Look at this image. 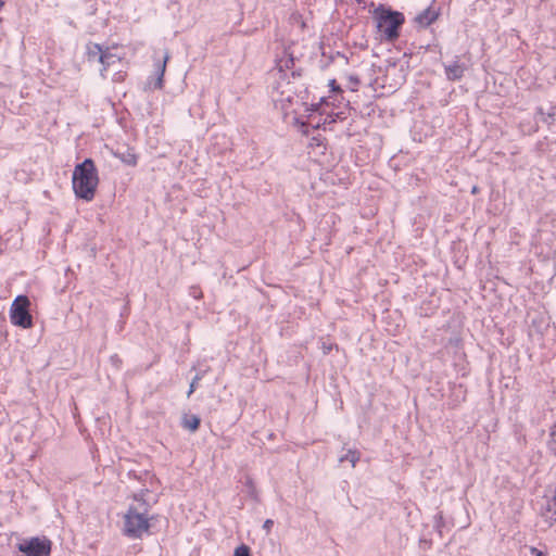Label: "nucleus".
<instances>
[{
    "instance_id": "72a5a7b5",
    "label": "nucleus",
    "mask_w": 556,
    "mask_h": 556,
    "mask_svg": "<svg viewBox=\"0 0 556 556\" xmlns=\"http://www.w3.org/2000/svg\"><path fill=\"white\" fill-rule=\"evenodd\" d=\"M274 526V520L271 519H267L265 522H264V529H266L267 531H269V529Z\"/></svg>"
},
{
    "instance_id": "6e6552de",
    "label": "nucleus",
    "mask_w": 556,
    "mask_h": 556,
    "mask_svg": "<svg viewBox=\"0 0 556 556\" xmlns=\"http://www.w3.org/2000/svg\"><path fill=\"white\" fill-rule=\"evenodd\" d=\"M168 55L165 54L162 59H157L154 62V75L149 77L148 85L150 89L163 88V77L166 70V63Z\"/></svg>"
},
{
    "instance_id": "9d476101",
    "label": "nucleus",
    "mask_w": 556,
    "mask_h": 556,
    "mask_svg": "<svg viewBox=\"0 0 556 556\" xmlns=\"http://www.w3.org/2000/svg\"><path fill=\"white\" fill-rule=\"evenodd\" d=\"M350 105V101L341 100L340 97H336L334 94H329L328 97H321L319 102L316 104H312L311 111L313 113L317 112L318 110L326 108H337V109H346Z\"/></svg>"
},
{
    "instance_id": "4468645a",
    "label": "nucleus",
    "mask_w": 556,
    "mask_h": 556,
    "mask_svg": "<svg viewBox=\"0 0 556 556\" xmlns=\"http://www.w3.org/2000/svg\"><path fill=\"white\" fill-rule=\"evenodd\" d=\"M200 424H201V419L198 415L185 414L182 417V420H181L182 428H185L191 432L197 431L200 427Z\"/></svg>"
},
{
    "instance_id": "a211bd4d",
    "label": "nucleus",
    "mask_w": 556,
    "mask_h": 556,
    "mask_svg": "<svg viewBox=\"0 0 556 556\" xmlns=\"http://www.w3.org/2000/svg\"><path fill=\"white\" fill-rule=\"evenodd\" d=\"M359 457L361 453L357 450H349L345 454L339 457V462H349L352 467H355L356 463L359 460Z\"/></svg>"
},
{
    "instance_id": "f3484780",
    "label": "nucleus",
    "mask_w": 556,
    "mask_h": 556,
    "mask_svg": "<svg viewBox=\"0 0 556 556\" xmlns=\"http://www.w3.org/2000/svg\"><path fill=\"white\" fill-rule=\"evenodd\" d=\"M294 66V58L292 55L280 56V80L288 78V73L283 70H290Z\"/></svg>"
},
{
    "instance_id": "0eeeda50",
    "label": "nucleus",
    "mask_w": 556,
    "mask_h": 556,
    "mask_svg": "<svg viewBox=\"0 0 556 556\" xmlns=\"http://www.w3.org/2000/svg\"><path fill=\"white\" fill-rule=\"evenodd\" d=\"M317 112L320 115H325V117H324L323 122L318 121L315 124H313L314 116L312 114L309 115V119H311L309 125L314 129H319L320 127H323L326 130L329 125L334 124L337 122H342L346 118L345 112L342 109L323 108V109L318 110Z\"/></svg>"
},
{
    "instance_id": "58836bf2",
    "label": "nucleus",
    "mask_w": 556,
    "mask_h": 556,
    "mask_svg": "<svg viewBox=\"0 0 556 556\" xmlns=\"http://www.w3.org/2000/svg\"><path fill=\"white\" fill-rule=\"evenodd\" d=\"M291 75H292L293 77H295L296 75H298V76H300V73H299V72H296V71H292V72H291Z\"/></svg>"
},
{
    "instance_id": "a878e982",
    "label": "nucleus",
    "mask_w": 556,
    "mask_h": 556,
    "mask_svg": "<svg viewBox=\"0 0 556 556\" xmlns=\"http://www.w3.org/2000/svg\"><path fill=\"white\" fill-rule=\"evenodd\" d=\"M329 92L330 94H334L336 97H340L343 100V89L338 84L336 79H331L329 81Z\"/></svg>"
},
{
    "instance_id": "9b49d317",
    "label": "nucleus",
    "mask_w": 556,
    "mask_h": 556,
    "mask_svg": "<svg viewBox=\"0 0 556 556\" xmlns=\"http://www.w3.org/2000/svg\"><path fill=\"white\" fill-rule=\"evenodd\" d=\"M440 10L430 5L422 10L420 13H418L414 18V22L419 27L427 28L438 20Z\"/></svg>"
},
{
    "instance_id": "f257e3e1",
    "label": "nucleus",
    "mask_w": 556,
    "mask_h": 556,
    "mask_svg": "<svg viewBox=\"0 0 556 556\" xmlns=\"http://www.w3.org/2000/svg\"><path fill=\"white\" fill-rule=\"evenodd\" d=\"M149 492L148 488H142L135 493L132 500L136 504L129 505L124 516L123 533L129 539H141L149 533L150 521L154 518L153 516L149 517L151 504L146 500Z\"/></svg>"
},
{
    "instance_id": "20e7f679",
    "label": "nucleus",
    "mask_w": 556,
    "mask_h": 556,
    "mask_svg": "<svg viewBox=\"0 0 556 556\" xmlns=\"http://www.w3.org/2000/svg\"><path fill=\"white\" fill-rule=\"evenodd\" d=\"M30 301L27 295H17L10 307V320L12 325L22 329H29L33 327V316L29 312Z\"/></svg>"
},
{
    "instance_id": "7ed1b4c3",
    "label": "nucleus",
    "mask_w": 556,
    "mask_h": 556,
    "mask_svg": "<svg viewBox=\"0 0 556 556\" xmlns=\"http://www.w3.org/2000/svg\"><path fill=\"white\" fill-rule=\"evenodd\" d=\"M374 18L377 23L378 31L388 41H394L399 38L400 30L405 23V16L402 12L384 4H379L374 10Z\"/></svg>"
},
{
    "instance_id": "a19ab883",
    "label": "nucleus",
    "mask_w": 556,
    "mask_h": 556,
    "mask_svg": "<svg viewBox=\"0 0 556 556\" xmlns=\"http://www.w3.org/2000/svg\"><path fill=\"white\" fill-rule=\"evenodd\" d=\"M275 66H278V55L274 59Z\"/></svg>"
},
{
    "instance_id": "aec40b11",
    "label": "nucleus",
    "mask_w": 556,
    "mask_h": 556,
    "mask_svg": "<svg viewBox=\"0 0 556 556\" xmlns=\"http://www.w3.org/2000/svg\"><path fill=\"white\" fill-rule=\"evenodd\" d=\"M116 55L111 53L108 48L103 50V53L100 55V63L103 65V70L105 71L111 64L116 62Z\"/></svg>"
},
{
    "instance_id": "bb28decb",
    "label": "nucleus",
    "mask_w": 556,
    "mask_h": 556,
    "mask_svg": "<svg viewBox=\"0 0 556 556\" xmlns=\"http://www.w3.org/2000/svg\"><path fill=\"white\" fill-rule=\"evenodd\" d=\"M233 556H252L251 547L244 543H241L235 548Z\"/></svg>"
},
{
    "instance_id": "473e14b6",
    "label": "nucleus",
    "mask_w": 556,
    "mask_h": 556,
    "mask_svg": "<svg viewBox=\"0 0 556 556\" xmlns=\"http://www.w3.org/2000/svg\"><path fill=\"white\" fill-rule=\"evenodd\" d=\"M530 554L531 556H546L544 552L536 547H530Z\"/></svg>"
},
{
    "instance_id": "5701e85b",
    "label": "nucleus",
    "mask_w": 556,
    "mask_h": 556,
    "mask_svg": "<svg viewBox=\"0 0 556 556\" xmlns=\"http://www.w3.org/2000/svg\"><path fill=\"white\" fill-rule=\"evenodd\" d=\"M546 517L556 522V489L555 494L547 501Z\"/></svg>"
},
{
    "instance_id": "c9c22d12",
    "label": "nucleus",
    "mask_w": 556,
    "mask_h": 556,
    "mask_svg": "<svg viewBox=\"0 0 556 556\" xmlns=\"http://www.w3.org/2000/svg\"><path fill=\"white\" fill-rule=\"evenodd\" d=\"M478 192H479V188L477 186H473L472 189H471V193L476 194Z\"/></svg>"
},
{
    "instance_id": "f8f14e48",
    "label": "nucleus",
    "mask_w": 556,
    "mask_h": 556,
    "mask_svg": "<svg viewBox=\"0 0 556 556\" xmlns=\"http://www.w3.org/2000/svg\"><path fill=\"white\" fill-rule=\"evenodd\" d=\"M127 477L129 479L137 480L143 484V488H147L146 484L149 483L150 485L153 484V482L156 480L155 475L150 470H135L130 469L127 472Z\"/></svg>"
},
{
    "instance_id": "dca6fc26",
    "label": "nucleus",
    "mask_w": 556,
    "mask_h": 556,
    "mask_svg": "<svg viewBox=\"0 0 556 556\" xmlns=\"http://www.w3.org/2000/svg\"><path fill=\"white\" fill-rule=\"evenodd\" d=\"M116 155L126 165L136 166L138 163V156L131 149H127L125 152Z\"/></svg>"
},
{
    "instance_id": "79ce46f5",
    "label": "nucleus",
    "mask_w": 556,
    "mask_h": 556,
    "mask_svg": "<svg viewBox=\"0 0 556 556\" xmlns=\"http://www.w3.org/2000/svg\"><path fill=\"white\" fill-rule=\"evenodd\" d=\"M296 104H300V105H303L304 103L302 101L299 100V98L296 97Z\"/></svg>"
},
{
    "instance_id": "2eb2a0df",
    "label": "nucleus",
    "mask_w": 556,
    "mask_h": 556,
    "mask_svg": "<svg viewBox=\"0 0 556 556\" xmlns=\"http://www.w3.org/2000/svg\"><path fill=\"white\" fill-rule=\"evenodd\" d=\"M454 367L459 376L467 377L469 375L468 362L464 353L455 357Z\"/></svg>"
},
{
    "instance_id": "c756f323",
    "label": "nucleus",
    "mask_w": 556,
    "mask_h": 556,
    "mask_svg": "<svg viewBox=\"0 0 556 556\" xmlns=\"http://www.w3.org/2000/svg\"><path fill=\"white\" fill-rule=\"evenodd\" d=\"M325 140L326 139L324 137H321L320 135L313 136L311 139L309 146L316 147V148H323L325 150L326 149Z\"/></svg>"
},
{
    "instance_id": "39448f33",
    "label": "nucleus",
    "mask_w": 556,
    "mask_h": 556,
    "mask_svg": "<svg viewBox=\"0 0 556 556\" xmlns=\"http://www.w3.org/2000/svg\"><path fill=\"white\" fill-rule=\"evenodd\" d=\"M51 541L46 536H33L23 539L17 545V551L25 556H50Z\"/></svg>"
},
{
    "instance_id": "f704fd0d",
    "label": "nucleus",
    "mask_w": 556,
    "mask_h": 556,
    "mask_svg": "<svg viewBox=\"0 0 556 556\" xmlns=\"http://www.w3.org/2000/svg\"><path fill=\"white\" fill-rule=\"evenodd\" d=\"M349 79L351 84H353L354 86H357L359 84V78L356 75H351Z\"/></svg>"
},
{
    "instance_id": "37998d69",
    "label": "nucleus",
    "mask_w": 556,
    "mask_h": 556,
    "mask_svg": "<svg viewBox=\"0 0 556 556\" xmlns=\"http://www.w3.org/2000/svg\"><path fill=\"white\" fill-rule=\"evenodd\" d=\"M4 5L3 0H0V9Z\"/></svg>"
},
{
    "instance_id": "f03ea898",
    "label": "nucleus",
    "mask_w": 556,
    "mask_h": 556,
    "mask_svg": "<svg viewBox=\"0 0 556 556\" xmlns=\"http://www.w3.org/2000/svg\"><path fill=\"white\" fill-rule=\"evenodd\" d=\"M99 185L98 169L92 159L78 163L72 175V187L77 199L90 202L94 199Z\"/></svg>"
},
{
    "instance_id": "c85d7f7f",
    "label": "nucleus",
    "mask_w": 556,
    "mask_h": 556,
    "mask_svg": "<svg viewBox=\"0 0 556 556\" xmlns=\"http://www.w3.org/2000/svg\"><path fill=\"white\" fill-rule=\"evenodd\" d=\"M188 294L194 300H201L203 296V292L198 285L190 286L188 289Z\"/></svg>"
},
{
    "instance_id": "423d86ee",
    "label": "nucleus",
    "mask_w": 556,
    "mask_h": 556,
    "mask_svg": "<svg viewBox=\"0 0 556 556\" xmlns=\"http://www.w3.org/2000/svg\"><path fill=\"white\" fill-rule=\"evenodd\" d=\"M283 96H285V91H281L280 92V104H281V110L283 111V121L286 123H291L294 126H296V128L300 131H302L304 135H308L309 125L299 115L298 111L296 110H293L292 112L288 111L286 103L288 102L291 104L293 101L292 97L287 96L285 98Z\"/></svg>"
},
{
    "instance_id": "1a4fd4ad",
    "label": "nucleus",
    "mask_w": 556,
    "mask_h": 556,
    "mask_svg": "<svg viewBox=\"0 0 556 556\" xmlns=\"http://www.w3.org/2000/svg\"><path fill=\"white\" fill-rule=\"evenodd\" d=\"M445 77L450 81H459L467 70L465 63H462L459 56L456 55L453 62L448 64H443Z\"/></svg>"
},
{
    "instance_id": "393cba45",
    "label": "nucleus",
    "mask_w": 556,
    "mask_h": 556,
    "mask_svg": "<svg viewBox=\"0 0 556 556\" xmlns=\"http://www.w3.org/2000/svg\"><path fill=\"white\" fill-rule=\"evenodd\" d=\"M547 447L552 454L556 455V424L551 428Z\"/></svg>"
},
{
    "instance_id": "ea45409f",
    "label": "nucleus",
    "mask_w": 556,
    "mask_h": 556,
    "mask_svg": "<svg viewBox=\"0 0 556 556\" xmlns=\"http://www.w3.org/2000/svg\"><path fill=\"white\" fill-rule=\"evenodd\" d=\"M438 47H439L438 45H433V46H430V45H429V46L427 47V49H428V50H432V48H438Z\"/></svg>"
},
{
    "instance_id": "4be33fe9",
    "label": "nucleus",
    "mask_w": 556,
    "mask_h": 556,
    "mask_svg": "<svg viewBox=\"0 0 556 556\" xmlns=\"http://www.w3.org/2000/svg\"><path fill=\"white\" fill-rule=\"evenodd\" d=\"M206 372H207V370H202V369L197 371L195 376L193 377V379L190 382L189 390L187 392L188 397L197 390L199 381L204 378Z\"/></svg>"
},
{
    "instance_id": "412c9836",
    "label": "nucleus",
    "mask_w": 556,
    "mask_h": 556,
    "mask_svg": "<svg viewBox=\"0 0 556 556\" xmlns=\"http://www.w3.org/2000/svg\"><path fill=\"white\" fill-rule=\"evenodd\" d=\"M446 528V521L443 517L442 511H439L434 515V530L440 535V538H443V529Z\"/></svg>"
},
{
    "instance_id": "6ab92c4d",
    "label": "nucleus",
    "mask_w": 556,
    "mask_h": 556,
    "mask_svg": "<svg viewBox=\"0 0 556 556\" xmlns=\"http://www.w3.org/2000/svg\"><path fill=\"white\" fill-rule=\"evenodd\" d=\"M452 392L454 396V401L457 403L464 402L466 400V388L463 383H453Z\"/></svg>"
},
{
    "instance_id": "ddd939ff",
    "label": "nucleus",
    "mask_w": 556,
    "mask_h": 556,
    "mask_svg": "<svg viewBox=\"0 0 556 556\" xmlns=\"http://www.w3.org/2000/svg\"><path fill=\"white\" fill-rule=\"evenodd\" d=\"M103 50L104 49L101 45L89 42L86 46V53H87L88 61L100 63V55L103 53Z\"/></svg>"
},
{
    "instance_id": "2f4dec72",
    "label": "nucleus",
    "mask_w": 556,
    "mask_h": 556,
    "mask_svg": "<svg viewBox=\"0 0 556 556\" xmlns=\"http://www.w3.org/2000/svg\"><path fill=\"white\" fill-rule=\"evenodd\" d=\"M290 223H294L296 225V227L299 228V230H301V224H300V217L299 215L296 214H292L290 219H289Z\"/></svg>"
},
{
    "instance_id": "4c0bfd02",
    "label": "nucleus",
    "mask_w": 556,
    "mask_h": 556,
    "mask_svg": "<svg viewBox=\"0 0 556 556\" xmlns=\"http://www.w3.org/2000/svg\"><path fill=\"white\" fill-rule=\"evenodd\" d=\"M324 349H325V353L327 354V353H329L331 351V345L325 346Z\"/></svg>"
},
{
    "instance_id": "cd10ccee",
    "label": "nucleus",
    "mask_w": 556,
    "mask_h": 556,
    "mask_svg": "<svg viewBox=\"0 0 556 556\" xmlns=\"http://www.w3.org/2000/svg\"><path fill=\"white\" fill-rule=\"evenodd\" d=\"M289 22H290V24L298 25L301 28L305 27V22L303 20V16L299 12H292L289 16Z\"/></svg>"
},
{
    "instance_id": "7c9ffc66",
    "label": "nucleus",
    "mask_w": 556,
    "mask_h": 556,
    "mask_svg": "<svg viewBox=\"0 0 556 556\" xmlns=\"http://www.w3.org/2000/svg\"><path fill=\"white\" fill-rule=\"evenodd\" d=\"M538 113L542 114V115H545V117L543 118V122L546 123V124H552L554 123L555 121V112H554V109L548 112V113H544L543 109L542 108H539L538 109Z\"/></svg>"
},
{
    "instance_id": "b1692460",
    "label": "nucleus",
    "mask_w": 556,
    "mask_h": 556,
    "mask_svg": "<svg viewBox=\"0 0 556 556\" xmlns=\"http://www.w3.org/2000/svg\"><path fill=\"white\" fill-rule=\"evenodd\" d=\"M435 307L431 305V301L422 302L419 307V316L421 317H430L434 314Z\"/></svg>"
},
{
    "instance_id": "e433bc0d",
    "label": "nucleus",
    "mask_w": 556,
    "mask_h": 556,
    "mask_svg": "<svg viewBox=\"0 0 556 556\" xmlns=\"http://www.w3.org/2000/svg\"><path fill=\"white\" fill-rule=\"evenodd\" d=\"M420 543H425V544H427L428 546H430V545H431V542H430V541H427V540H424V539H421V540H420Z\"/></svg>"
}]
</instances>
